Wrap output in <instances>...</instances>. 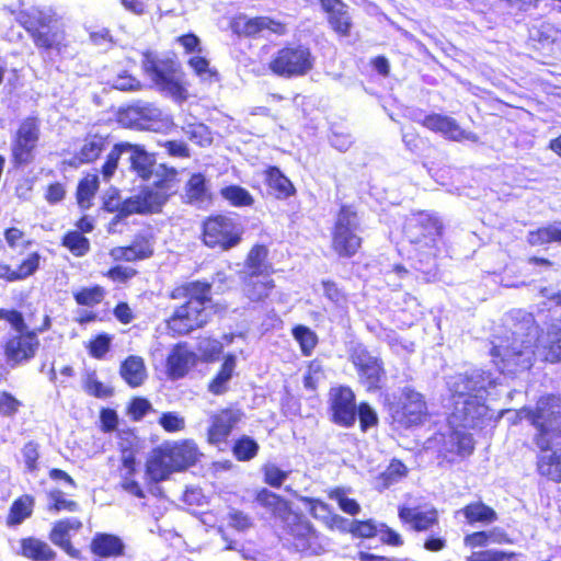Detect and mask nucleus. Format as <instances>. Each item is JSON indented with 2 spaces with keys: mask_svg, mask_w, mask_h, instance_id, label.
<instances>
[{
  "mask_svg": "<svg viewBox=\"0 0 561 561\" xmlns=\"http://www.w3.org/2000/svg\"><path fill=\"white\" fill-rule=\"evenodd\" d=\"M537 471L541 477L554 482H561V444L549 455L541 453L536 461Z\"/></svg>",
  "mask_w": 561,
  "mask_h": 561,
  "instance_id": "40",
  "label": "nucleus"
},
{
  "mask_svg": "<svg viewBox=\"0 0 561 561\" xmlns=\"http://www.w3.org/2000/svg\"><path fill=\"white\" fill-rule=\"evenodd\" d=\"M126 141L115 144L106 156L104 163L101 167V173L104 179H111L117 167L121 156L126 152Z\"/></svg>",
  "mask_w": 561,
  "mask_h": 561,
  "instance_id": "59",
  "label": "nucleus"
},
{
  "mask_svg": "<svg viewBox=\"0 0 561 561\" xmlns=\"http://www.w3.org/2000/svg\"><path fill=\"white\" fill-rule=\"evenodd\" d=\"M42 139V121L37 115L22 118L11 134L10 164L23 170L35 163Z\"/></svg>",
  "mask_w": 561,
  "mask_h": 561,
  "instance_id": "9",
  "label": "nucleus"
},
{
  "mask_svg": "<svg viewBox=\"0 0 561 561\" xmlns=\"http://www.w3.org/2000/svg\"><path fill=\"white\" fill-rule=\"evenodd\" d=\"M119 375L130 388L142 386L147 379V368L141 356L129 355L119 365Z\"/></svg>",
  "mask_w": 561,
  "mask_h": 561,
  "instance_id": "37",
  "label": "nucleus"
},
{
  "mask_svg": "<svg viewBox=\"0 0 561 561\" xmlns=\"http://www.w3.org/2000/svg\"><path fill=\"white\" fill-rule=\"evenodd\" d=\"M126 152H130L129 168L142 181H149L154 173V156L147 152L141 145L126 141Z\"/></svg>",
  "mask_w": 561,
  "mask_h": 561,
  "instance_id": "33",
  "label": "nucleus"
},
{
  "mask_svg": "<svg viewBox=\"0 0 561 561\" xmlns=\"http://www.w3.org/2000/svg\"><path fill=\"white\" fill-rule=\"evenodd\" d=\"M14 331L15 333L10 334L2 344L4 359L12 367L32 360L41 346L37 332L30 329L26 323Z\"/></svg>",
  "mask_w": 561,
  "mask_h": 561,
  "instance_id": "17",
  "label": "nucleus"
},
{
  "mask_svg": "<svg viewBox=\"0 0 561 561\" xmlns=\"http://www.w3.org/2000/svg\"><path fill=\"white\" fill-rule=\"evenodd\" d=\"M419 124L435 134H440L444 138L451 141L470 139L469 134L461 128L455 118L448 115L430 113L425 115Z\"/></svg>",
  "mask_w": 561,
  "mask_h": 561,
  "instance_id": "27",
  "label": "nucleus"
},
{
  "mask_svg": "<svg viewBox=\"0 0 561 561\" xmlns=\"http://www.w3.org/2000/svg\"><path fill=\"white\" fill-rule=\"evenodd\" d=\"M82 522L78 518H62L54 523L49 530V540L69 557L73 559H81V551L71 542V533L78 531L82 528Z\"/></svg>",
  "mask_w": 561,
  "mask_h": 561,
  "instance_id": "28",
  "label": "nucleus"
},
{
  "mask_svg": "<svg viewBox=\"0 0 561 561\" xmlns=\"http://www.w3.org/2000/svg\"><path fill=\"white\" fill-rule=\"evenodd\" d=\"M359 232L360 219L356 207L342 204L330 231V249L336 257L350 260L360 253L364 239Z\"/></svg>",
  "mask_w": 561,
  "mask_h": 561,
  "instance_id": "6",
  "label": "nucleus"
},
{
  "mask_svg": "<svg viewBox=\"0 0 561 561\" xmlns=\"http://www.w3.org/2000/svg\"><path fill=\"white\" fill-rule=\"evenodd\" d=\"M243 227L229 214L217 213L204 218L201 241L211 250L228 252L243 240Z\"/></svg>",
  "mask_w": 561,
  "mask_h": 561,
  "instance_id": "10",
  "label": "nucleus"
},
{
  "mask_svg": "<svg viewBox=\"0 0 561 561\" xmlns=\"http://www.w3.org/2000/svg\"><path fill=\"white\" fill-rule=\"evenodd\" d=\"M548 355L552 362L561 360V321L548 328Z\"/></svg>",
  "mask_w": 561,
  "mask_h": 561,
  "instance_id": "60",
  "label": "nucleus"
},
{
  "mask_svg": "<svg viewBox=\"0 0 561 561\" xmlns=\"http://www.w3.org/2000/svg\"><path fill=\"white\" fill-rule=\"evenodd\" d=\"M316 66V56L308 44L287 41L271 56L268 71L278 78L295 79L309 75Z\"/></svg>",
  "mask_w": 561,
  "mask_h": 561,
  "instance_id": "7",
  "label": "nucleus"
},
{
  "mask_svg": "<svg viewBox=\"0 0 561 561\" xmlns=\"http://www.w3.org/2000/svg\"><path fill=\"white\" fill-rule=\"evenodd\" d=\"M524 417L537 430L533 440L540 453L551 450V434L561 425V402L552 396L542 397L533 408H523Z\"/></svg>",
  "mask_w": 561,
  "mask_h": 561,
  "instance_id": "11",
  "label": "nucleus"
},
{
  "mask_svg": "<svg viewBox=\"0 0 561 561\" xmlns=\"http://www.w3.org/2000/svg\"><path fill=\"white\" fill-rule=\"evenodd\" d=\"M293 548L305 556H319L325 552V538L302 514H295L285 527Z\"/></svg>",
  "mask_w": 561,
  "mask_h": 561,
  "instance_id": "16",
  "label": "nucleus"
},
{
  "mask_svg": "<svg viewBox=\"0 0 561 561\" xmlns=\"http://www.w3.org/2000/svg\"><path fill=\"white\" fill-rule=\"evenodd\" d=\"M110 145V135L100 131H88L79 150L67 162L68 165L78 168L91 164L99 160Z\"/></svg>",
  "mask_w": 561,
  "mask_h": 561,
  "instance_id": "25",
  "label": "nucleus"
},
{
  "mask_svg": "<svg viewBox=\"0 0 561 561\" xmlns=\"http://www.w3.org/2000/svg\"><path fill=\"white\" fill-rule=\"evenodd\" d=\"M112 340V335L106 332L93 335L85 345L88 354L95 359L104 358L111 350Z\"/></svg>",
  "mask_w": 561,
  "mask_h": 561,
  "instance_id": "54",
  "label": "nucleus"
},
{
  "mask_svg": "<svg viewBox=\"0 0 561 561\" xmlns=\"http://www.w3.org/2000/svg\"><path fill=\"white\" fill-rule=\"evenodd\" d=\"M154 254V236L151 232H139L126 245L114 247L108 255L113 263H134L145 261Z\"/></svg>",
  "mask_w": 561,
  "mask_h": 561,
  "instance_id": "20",
  "label": "nucleus"
},
{
  "mask_svg": "<svg viewBox=\"0 0 561 561\" xmlns=\"http://www.w3.org/2000/svg\"><path fill=\"white\" fill-rule=\"evenodd\" d=\"M291 334L299 344L301 354L310 356L319 342L317 333L307 325L297 324L291 329Z\"/></svg>",
  "mask_w": 561,
  "mask_h": 561,
  "instance_id": "49",
  "label": "nucleus"
},
{
  "mask_svg": "<svg viewBox=\"0 0 561 561\" xmlns=\"http://www.w3.org/2000/svg\"><path fill=\"white\" fill-rule=\"evenodd\" d=\"M254 501L274 516H283L289 513L291 508L287 499L267 488L259 489L254 494Z\"/></svg>",
  "mask_w": 561,
  "mask_h": 561,
  "instance_id": "39",
  "label": "nucleus"
},
{
  "mask_svg": "<svg viewBox=\"0 0 561 561\" xmlns=\"http://www.w3.org/2000/svg\"><path fill=\"white\" fill-rule=\"evenodd\" d=\"M4 10L26 32L41 55H60L67 47V32L62 16L50 5H27L20 0Z\"/></svg>",
  "mask_w": 561,
  "mask_h": 561,
  "instance_id": "2",
  "label": "nucleus"
},
{
  "mask_svg": "<svg viewBox=\"0 0 561 561\" xmlns=\"http://www.w3.org/2000/svg\"><path fill=\"white\" fill-rule=\"evenodd\" d=\"M236 366V356L233 354H227L218 371L207 383V391L214 396L226 393L229 389V381L234 375Z\"/></svg>",
  "mask_w": 561,
  "mask_h": 561,
  "instance_id": "38",
  "label": "nucleus"
},
{
  "mask_svg": "<svg viewBox=\"0 0 561 561\" xmlns=\"http://www.w3.org/2000/svg\"><path fill=\"white\" fill-rule=\"evenodd\" d=\"M202 454L197 445L190 439L163 444L152 450L145 463L147 484L162 482L173 473L194 466Z\"/></svg>",
  "mask_w": 561,
  "mask_h": 561,
  "instance_id": "4",
  "label": "nucleus"
},
{
  "mask_svg": "<svg viewBox=\"0 0 561 561\" xmlns=\"http://www.w3.org/2000/svg\"><path fill=\"white\" fill-rule=\"evenodd\" d=\"M35 508V497L32 494H21L15 497L5 515V526L9 528L20 526L31 518Z\"/></svg>",
  "mask_w": 561,
  "mask_h": 561,
  "instance_id": "36",
  "label": "nucleus"
},
{
  "mask_svg": "<svg viewBox=\"0 0 561 561\" xmlns=\"http://www.w3.org/2000/svg\"><path fill=\"white\" fill-rule=\"evenodd\" d=\"M185 196L190 203H203L211 199L206 176L201 172L192 173L185 184Z\"/></svg>",
  "mask_w": 561,
  "mask_h": 561,
  "instance_id": "43",
  "label": "nucleus"
},
{
  "mask_svg": "<svg viewBox=\"0 0 561 561\" xmlns=\"http://www.w3.org/2000/svg\"><path fill=\"white\" fill-rule=\"evenodd\" d=\"M530 247H543L550 243L561 244V227L547 225L528 231L526 237Z\"/></svg>",
  "mask_w": 561,
  "mask_h": 561,
  "instance_id": "45",
  "label": "nucleus"
},
{
  "mask_svg": "<svg viewBox=\"0 0 561 561\" xmlns=\"http://www.w3.org/2000/svg\"><path fill=\"white\" fill-rule=\"evenodd\" d=\"M232 28L236 34L247 38H259L264 32L283 37L288 34L286 22L274 19L268 15H256L253 18L239 16L233 23Z\"/></svg>",
  "mask_w": 561,
  "mask_h": 561,
  "instance_id": "19",
  "label": "nucleus"
},
{
  "mask_svg": "<svg viewBox=\"0 0 561 561\" xmlns=\"http://www.w3.org/2000/svg\"><path fill=\"white\" fill-rule=\"evenodd\" d=\"M468 524H491L497 519L496 512L481 501L471 502L461 510Z\"/></svg>",
  "mask_w": 561,
  "mask_h": 561,
  "instance_id": "44",
  "label": "nucleus"
},
{
  "mask_svg": "<svg viewBox=\"0 0 561 561\" xmlns=\"http://www.w3.org/2000/svg\"><path fill=\"white\" fill-rule=\"evenodd\" d=\"M389 414L399 427L408 430L421 425L427 417L424 396L412 387H403L399 398L388 407Z\"/></svg>",
  "mask_w": 561,
  "mask_h": 561,
  "instance_id": "15",
  "label": "nucleus"
},
{
  "mask_svg": "<svg viewBox=\"0 0 561 561\" xmlns=\"http://www.w3.org/2000/svg\"><path fill=\"white\" fill-rule=\"evenodd\" d=\"M195 363L196 355L187 350L186 343H176L165 359L167 375L172 380L181 379L188 374Z\"/></svg>",
  "mask_w": 561,
  "mask_h": 561,
  "instance_id": "30",
  "label": "nucleus"
},
{
  "mask_svg": "<svg viewBox=\"0 0 561 561\" xmlns=\"http://www.w3.org/2000/svg\"><path fill=\"white\" fill-rule=\"evenodd\" d=\"M99 186L100 181L95 173H87L79 180L76 190V199L81 209H89L92 206Z\"/></svg>",
  "mask_w": 561,
  "mask_h": 561,
  "instance_id": "41",
  "label": "nucleus"
},
{
  "mask_svg": "<svg viewBox=\"0 0 561 561\" xmlns=\"http://www.w3.org/2000/svg\"><path fill=\"white\" fill-rule=\"evenodd\" d=\"M350 533L357 538L369 539L378 534V528L373 519L354 520L351 524Z\"/></svg>",
  "mask_w": 561,
  "mask_h": 561,
  "instance_id": "63",
  "label": "nucleus"
},
{
  "mask_svg": "<svg viewBox=\"0 0 561 561\" xmlns=\"http://www.w3.org/2000/svg\"><path fill=\"white\" fill-rule=\"evenodd\" d=\"M137 473L138 461L135 450L121 448V459L117 467L119 486L123 491L137 499H145L146 493L140 482L136 479Z\"/></svg>",
  "mask_w": 561,
  "mask_h": 561,
  "instance_id": "24",
  "label": "nucleus"
},
{
  "mask_svg": "<svg viewBox=\"0 0 561 561\" xmlns=\"http://www.w3.org/2000/svg\"><path fill=\"white\" fill-rule=\"evenodd\" d=\"M220 196L233 207H251L254 198L250 192L237 184L224 186L219 191Z\"/></svg>",
  "mask_w": 561,
  "mask_h": 561,
  "instance_id": "48",
  "label": "nucleus"
},
{
  "mask_svg": "<svg viewBox=\"0 0 561 561\" xmlns=\"http://www.w3.org/2000/svg\"><path fill=\"white\" fill-rule=\"evenodd\" d=\"M490 542L493 543H511L512 540L505 533L495 534L494 531H474L465 537V543L471 548L484 547Z\"/></svg>",
  "mask_w": 561,
  "mask_h": 561,
  "instance_id": "53",
  "label": "nucleus"
},
{
  "mask_svg": "<svg viewBox=\"0 0 561 561\" xmlns=\"http://www.w3.org/2000/svg\"><path fill=\"white\" fill-rule=\"evenodd\" d=\"M474 450V440L472 435L458 430H453L447 435V440L440 450V456L447 461L453 462V456L466 458Z\"/></svg>",
  "mask_w": 561,
  "mask_h": 561,
  "instance_id": "32",
  "label": "nucleus"
},
{
  "mask_svg": "<svg viewBox=\"0 0 561 561\" xmlns=\"http://www.w3.org/2000/svg\"><path fill=\"white\" fill-rule=\"evenodd\" d=\"M22 407V401L15 398L11 392L5 390L0 391V416L13 417Z\"/></svg>",
  "mask_w": 561,
  "mask_h": 561,
  "instance_id": "62",
  "label": "nucleus"
},
{
  "mask_svg": "<svg viewBox=\"0 0 561 561\" xmlns=\"http://www.w3.org/2000/svg\"><path fill=\"white\" fill-rule=\"evenodd\" d=\"M259 450L257 442L248 435L238 437L231 447L232 455L238 461L252 460L257 456Z\"/></svg>",
  "mask_w": 561,
  "mask_h": 561,
  "instance_id": "52",
  "label": "nucleus"
},
{
  "mask_svg": "<svg viewBox=\"0 0 561 561\" xmlns=\"http://www.w3.org/2000/svg\"><path fill=\"white\" fill-rule=\"evenodd\" d=\"M529 348L519 337H502L490 351L492 363L500 374L517 375L531 366Z\"/></svg>",
  "mask_w": 561,
  "mask_h": 561,
  "instance_id": "13",
  "label": "nucleus"
},
{
  "mask_svg": "<svg viewBox=\"0 0 561 561\" xmlns=\"http://www.w3.org/2000/svg\"><path fill=\"white\" fill-rule=\"evenodd\" d=\"M135 199L136 194L125 198L124 201H121L118 193L113 192L104 199L103 209L107 213H116L117 219H122L134 214L139 215V211L133 210L135 204H131L130 202H134Z\"/></svg>",
  "mask_w": 561,
  "mask_h": 561,
  "instance_id": "47",
  "label": "nucleus"
},
{
  "mask_svg": "<svg viewBox=\"0 0 561 561\" xmlns=\"http://www.w3.org/2000/svg\"><path fill=\"white\" fill-rule=\"evenodd\" d=\"M398 516L403 525H409L416 533L427 531L438 525V513L435 508L420 511L417 507L401 505Z\"/></svg>",
  "mask_w": 561,
  "mask_h": 561,
  "instance_id": "31",
  "label": "nucleus"
},
{
  "mask_svg": "<svg viewBox=\"0 0 561 561\" xmlns=\"http://www.w3.org/2000/svg\"><path fill=\"white\" fill-rule=\"evenodd\" d=\"M444 229V222L437 214L416 210L405 218L402 233L419 256L436 259L443 243Z\"/></svg>",
  "mask_w": 561,
  "mask_h": 561,
  "instance_id": "5",
  "label": "nucleus"
},
{
  "mask_svg": "<svg viewBox=\"0 0 561 561\" xmlns=\"http://www.w3.org/2000/svg\"><path fill=\"white\" fill-rule=\"evenodd\" d=\"M273 264L268 261V249L263 243H256L249 250L241 274V290L248 302L262 307L272 300L276 289L273 279Z\"/></svg>",
  "mask_w": 561,
  "mask_h": 561,
  "instance_id": "3",
  "label": "nucleus"
},
{
  "mask_svg": "<svg viewBox=\"0 0 561 561\" xmlns=\"http://www.w3.org/2000/svg\"><path fill=\"white\" fill-rule=\"evenodd\" d=\"M142 70L157 90L174 102L183 103L188 99L185 73L178 61L170 58L157 59L146 54Z\"/></svg>",
  "mask_w": 561,
  "mask_h": 561,
  "instance_id": "8",
  "label": "nucleus"
},
{
  "mask_svg": "<svg viewBox=\"0 0 561 561\" xmlns=\"http://www.w3.org/2000/svg\"><path fill=\"white\" fill-rule=\"evenodd\" d=\"M529 46L543 65H551L561 57V35L552 27L538 30L529 37Z\"/></svg>",
  "mask_w": 561,
  "mask_h": 561,
  "instance_id": "22",
  "label": "nucleus"
},
{
  "mask_svg": "<svg viewBox=\"0 0 561 561\" xmlns=\"http://www.w3.org/2000/svg\"><path fill=\"white\" fill-rule=\"evenodd\" d=\"M25 470L34 473L39 470L41 445L36 440L26 442L21 448Z\"/></svg>",
  "mask_w": 561,
  "mask_h": 561,
  "instance_id": "57",
  "label": "nucleus"
},
{
  "mask_svg": "<svg viewBox=\"0 0 561 561\" xmlns=\"http://www.w3.org/2000/svg\"><path fill=\"white\" fill-rule=\"evenodd\" d=\"M123 263H114L108 270L102 273L113 284L126 285L138 275V271L131 266H124Z\"/></svg>",
  "mask_w": 561,
  "mask_h": 561,
  "instance_id": "56",
  "label": "nucleus"
},
{
  "mask_svg": "<svg viewBox=\"0 0 561 561\" xmlns=\"http://www.w3.org/2000/svg\"><path fill=\"white\" fill-rule=\"evenodd\" d=\"M187 65L202 81L214 82L219 78L218 71L209 66L208 59L204 56L191 57Z\"/></svg>",
  "mask_w": 561,
  "mask_h": 561,
  "instance_id": "55",
  "label": "nucleus"
},
{
  "mask_svg": "<svg viewBox=\"0 0 561 561\" xmlns=\"http://www.w3.org/2000/svg\"><path fill=\"white\" fill-rule=\"evenodd\" d=\"M264 181L268 188L274 192L278 199H287L295 196L297 190L294 183L276 165H268L263 171Z\"/></svg>",
  "mask_w": 561,
  "mask_h": 561,
  "instance_id": "35",
  "label": "nucleus"
},
{
  "mask_svg": "<svg viewBox=\"0 0 561 561\" xmlns=\"http://www.w3.org/2000/svg\"><path fill=\"white\" fill-rule=\"evenodd\" d=\"M357 408L356 417H358L360 432L366 433L371 428L378 427V413L367 401L359 402Z\"/></svg>",
  "mask_w": 561,
  "mask_h": 561,
  "instance_id": "58",
  "label": "nucleus"
},
{
  "mask_svg": "<svg viewBox=\"0 0 561 561\" xmlns=\"http://www.w3.org/2000/svg\"><path fill=\"white\" fill-rule=\"evenodd\" d=\"M178 175L175 168L160 163L152 186H145L136 194L133 210L139 211V215L160 213L175 192L179 182ZM130 203L133 204V202Z\"/></svg>",
  "mask_w": 561,
  "mask_h": 561,
  "instance_id": "12",
  "label": "nucleus"
},
{
  "mask_svg": "<svg viewBox=\"0 0 561 561\" xmlns=\"http://www.w3.org/2000/svg\"><path fill=\"white\" fill-rule=\"evenodd\" d=\"M19 554L31 561H55L57 552L45 540L27 536L19 540Z\"/></svg>",
  "mask_w": 561,
  "mask_h": 561,
  "instance_id": "34",
  "label": "nucleus"
},
{
  "mask_svg": "<svg viewBox=\"0 0 561 561\" xmlns=\"http://www.w3.org/2000/svg\"><path fill=\"white\" fill-rule=\"evenodd\" d=\"M242 416L241 410L234 407L219 409L210 416L209 426L206 432L207 443L215 446L226 444Z\"/></svg>",
  "mask_w": 561,
  "mask_h": 561,
  "instance_id": "21",
  "label": "nucleus"
},
{
  "mask_svg": "<svg viewBox=\"0 0 561 561\" xmlns=\"http://www.w3.org/2000/svg\"><path fill=\"white\" fill-rule=\"evenodd\" d=\"M151 410V403L144 397H134L127 404L126 413L134 422H138Z\"/></svg>",
  "mask_w": 561,
  "mask_h": 561,
  "instance_id": "61",
  "label": "nucleus"
},
{
  "mask_svg": "<svg viewBox=\"0 0 561 561\" xmlns=\"http://www.w3.org/2000/svg\"><path fill=\"white\" fill-rule=\"evenodd\" d=\"M318 2L332 32L339 37H348L353 28L348 5L343 0H318Z\"/></svg>",
  "mask_w": 561,
  "mask_h": 561,
  "instance_id": "23",
  "label": "nucleus"
},
{
  "mask_svg": "<svg viewBox=\"0 0 561 561\" xmlns=\"http://www.w3.org/2000/svg\"><path fill=\"white\" fill-rule=\"evenodd\" d=\"M48 511L50 512H69L75 513L80 510V505L76 500L67 497L66 493L59 489H51L47 492Z\"/></svg>",
  "mask_w": 561,
  "mask_h": 561,
  "instance_id": "50",
  "label": "nucleus"
},
{
  "mask_svg": "<svg viewBox=\"0 0 561 561\" xmlns=\"http://www.w3.org/2000/svg\"><path fill=\"white\" fill-rule=\"evenodd\" d=\"M167 298L175 302L165 319V327L173 336H185L204 329L216 312L213 283L206 278L175 283Z\"/></svg>",
  "mask_w": 561,
  "mask_h": 561,
  "instance_id": "1",
  "label": "nucleus"
},
{
  "mask_svg": "<svg viewBox=\"0 0 561 561\" xmlns=\"http://www.w3.org/2000/svg\"><path fill=\"white\" fill-rule=\"evenodd\" d=\"M409 469L405 463L398 458H392L387 468L376 477L377 488L381 490L389 489L405 478Z\"/></svg>",
  "mask_w": 561,
  "mask_h": 561,
  "instance_id": "42",
  "label": "nucleus"
},
{
  "mask_svg": "<svg viewBox=\"0 0 561 561\" xmlns=\"http://www.w3.org/2000/svg\"><path fill=\"white\" fill-rule=\"evenodd\" d=\"M356 394L346 385L331 387L329 390V415L330 421L344 428L353 427L356 422Z\"/></svg>",
  "mask_w": 561,
  "mask_h": 561,
  "instance_id": "18",
  "label": "nucleus"
},
{
  "mask_svg": "<svg viewBox=\"0 0 561 561\" xmlns=\"http://www.w3.org/2000/svg\"><path fill=\"white\" fill-rule=\"evenodd\" d=\"M106 290L99 284L82 286L72 293L75 302L80 307L92 308L104 300Z\"/></svg>",
  "mask_w": 561,
  "mask_h": 561,
  "instance_id": "46",
  "label": "nucleus"
},
{
  "mask_svg": "<svg viewBox=\"0 0 561 561\" xmlns=\"http://www.w3.org/2000/svg\"><path fill=\"white\" fill-rule=\"evenodd\" d=\"M348 359L357 374L359 385L367 393L382 390L387 370L380 356L374 355L366 346L358 344L350 351Z\"/></svg>",
  "mask_w": 561,
  "mask_h": 561,
  "instance_id": "14",
  "label": "nucleus"
},
{
  "mask_svg": "<svg viewBox=\"0 0 561 561\" xmlns=\"http://www.w3.org/2000/svg\"><path fill=\"white\" fill-rule=\"evenodd\" d=\"M42 260L43 256L38 251H32L15 266L0 261V280L7 284L24 282L41 270Z\"/></svg>",
  "mask_w": 561,
  "mask_h": 561,
  "instance_id": "26",
  "label": "nucleus"
},
{
  "mask_svg": "<svg viewBox=\"0 0 561 561\" xmlns=\"http://www.w3.org/2000/svg\"><path fill=\"white\" fill-rule=\"evenodd\" d=\"M515 557V552L484 550L473 553L468 561H511Z\"/></svg>",
  "mask_w": 561,
  "mask_h": 561,
  "instance_id": "64",
  "label": "nucleus"
},
{
  "mask_svg": "<svg viewBox=\"0 0 561 561\" xmlns=\"http://www.w3.org/2000/svg\"><path fill=\"white\" fill-rule=\"evenodd\" d=\"M90 551L99 559H116L126 554L127 546L124 539L112 533H95L89 545Z\"/></svg>",
  "mask_w": 561,
  "mask_h": 561,
  "instance_id": "29",
  "label": "nucleus"
},
{
  "mask_svg": "<svg viewBox=\"0 0 561 561\" xmlns=\"http://www.w3.org/2000/svg\"><path fill=\"white\" fill-rule=\"evenodd\" d=\"M61 245L77 257L84 256L91 249L90 241L82 233L69 230L61 238Z\"/></svg>",
  "mask_w": 561,
  "mask_h": 561,
  "instance_id": "51",
  "label": "nucleus"
}]
</instances>
